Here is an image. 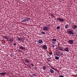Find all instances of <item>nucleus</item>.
<instances>
[{"instance_id": "f257e3e1", "label": "nucleus", "mask_w": 77, "mask_h": 77, "mask_svg": "<svg viewBox=\"0 0 77 77\" xmlns=\"http://www.w3.org/2000/svg\"><path fill=\"white\" fill-rule=\"evenodd\" d=\"M30 18L26 17L25 19L22 20V22L24 23L26 21H30Z\"/></svg>"}, {"instance_id": "f03ea898", "label": "nucleus", "mask_w": 77, "mask_h": 77, "mask_svg": "<svg viewBox=\"0 0 77 77\" xmlns=\"http://www.w3.org/2000/svg\"><path fill=\"white\" fill-rule=\"evenodd\" d=\"M68 33L69 34H72V35H74V32L72 31V29H70L68 31Z\"/></svg>"}, {"instance_id": "7ed1b4c3", "label": "nucleus", "mask_w": 77, "mask_h": 77, "mask_svg": "<svg viewBox=\"0 0 77 77\" xmlns=\"http://www.w3.org/2000/svg\"><path fill=\"white\" fill-rule=\"evenodd\" d=\"M43 29L44 30H45V31H48V30H49V29H48V27L47 26H45L43 28Z\"/></svg>"}, {"instance_id": "20e7f679", "label": "nucleus", "mask_w": 77, "mask_h": 77, "mask_svg": "<svg viewBox=\"0 0 77 77\" xmlns=\"http://www.w3.org/2000/svg\"><path fill=\"white\" fill-rule=\"evenodd\" d=\"M38 42L39 44H43V43L42 40L41 39L38 40Z\"/></svg>"}, {"instance_id": "39448f33", "label": "nucleus", "mask_w": 77, "mask_h": 77, "mask_svg": "<svg viewBox=\"0 0 77 77\" xmlns=\"http://www.w3.org/2000/svg\"><path fill=\"white\" fill-rule=\"evenodd\" d=\"M74 42V40H69L68 41V42L70 44H72Z\"/></svg>"}, {"instance_id": "423d86ee", "label": "nucleus", "mask_w": 77, "mask_h": 77, "mask_svg": "<svg viewBox=\"0 0 77 77\" xmlns=\"http://www.w3.org/2000/svg\"><path fill=\"white\" fill-rule=\"evenodd\" d=\"M42 48L44 50H47V45H44L42 46Z\"/></svg>"}, {"instance_id": "0eeeda50", "label": "nucleus", "mask_w": 77, "mask_h": 77, "mask_svg": "<svg viewBox=\"0 0 77 77\" xmlns=\"http://www.w3.org/2000/svg\"><path fill=\"white\" fill-rule=\"evenodd\" d=\"M24 61L26 63H30V61L28 59H25Z\"/></svg>"}, {"instance_id": "6e6552de", "label": "nucleus", "mask_w": 77, "mask_h": 77, "mask_svg": "<svg viewBox=\"0 0 77 77\" xmlns=\"http://www.w3.org/2000/svg\"><path fill=\"white\" fill-rule=\"evenodd\" d=\"M19 49H21L22 50H24L25 49V48L22 46H19Z\"/></svg>"}, {"instance_id": "1a4fd4ad", "label": "nucleus", "mask_w": 77, "mask_h": 77, "mask_svg": "<svg viewBox=\"0 0 77 77\" xmlns=\"http://www.w3.org/2000/svg\"><path fill=\"white\" fill-rule=\"evenodd\" d=\"M64 50L65 51L68 52L69 51V48L66 47L65 48H64Z\"/></svg>"}, {"instance_id": "9d476101", "label": "nucleus", "mask_w": 77, "mask_h": 77, "mask_svg": "<svg viewBox=\"0 0 77 77\" xmlns=\"http://www.w3.org/2000/svg\"><path fill=\"white\" fill-rule=\"evenodd\" d=\"M57 20L58 21H64V20L62 19H60V18H57Z\"/></svg>"}, {"instance_id": "9b49d317", "label": "nucleus", "mask_w": 77, "mask_h": 77, "mask_svg": "<svg viewBox=\"0 0 77 77\" xmlns=\"http://www.w3.org/2000/svg\"><path fill=\"white\" fill-rule=\"evenodd\" d=\"M72 29H76V28H77V26L76 25H72Z\"/></svg>"}, {"instance_id": "f8f14e48", "label": "nucleus", "mask_w": 77, "mask_h": 77, "mask_svg": "<svg viewBox=\"0 0 77 77\" xmlns=\"http://www.w3.org/2000/svg\"><path fill=\"white\" fill-rule=\"evenodd\" d=\"M0 75H3V76H5L6 73H0Z\"/></svg>"}, {"instance_id": "ddd939ff", "label": "nucleus", "mask_w": 77, "mask_h": 77, "mask_svg": "<svg viewBox=\"0 0 77 77\" xmlns=\"http://www.w3.org/2000/svg\"><path fill=\"white\" fill-rule=\"evenodd\" d=\"M49 71L51 73H54V70L52 69H50Z\"/></svg>"}, {"instance_id": "4468645a", "label": "nucleus", "mask_w": 77, "mask_h": 77, "mask_svg": "<svg viewBox=\"0 0 77 77\" xmlns=\"http://www.w3.org/2000/svg\"><path fill=\"white\" fill-rule=\"evenodd\" d=\"M17 39H18V40L20 41H22V38L21 37H18Z\"/></svg>"}, {"instance_id": "2eb2a0df", "label": "nucleus", "mask_w": 77, "mask_h": 77, "mask_svg": "<svg viewBox=\"0 0 77 77\" xmlns=\"http://www.w3.org/2000/svg\"><path fill=\"white\" fill-rule=\"evenodd\" d=\"M68 28V24H66L65 26V28L67 29Z\"/></svg>"}, {"instance_id": "dca6fc26", "label": "nucleus", "mask_w": 77, "mask_h": 77, "mask_svg": "<svg viewBox=\"0 0 77 77\" xmlns=\"http://www.w3.org/2000/svg\"><path fill=\"white\" fill-rule=\"evenodd\" d=\"M52 41H54V42H56V41H57V40L55 38H53V39H51Z\"/></svg>"}, {"instance_id": "f3484780", "label": "nucleus", "mask_w": 77, "mask_h": 77, "mask_svg": "<svg viewBox=\"0 0 77 77\" xmlns=\"http://www.w3.org/2000/svg\"><path fill=\"white\" fill-rule=\"evenodd\" d=\"M9 41L11 42V43H12V42H13V39H12V38H10Z\"/></svg>"}, {"instance_id": "a211bd4d", "label": "nucleus", "mask_w": 77, "mask_h": 77, "mask_svg": "<svg viewBox=\"0 0 77 77\" xmlns=\"http://www.w3.org/2000/svg\"><path fill=\"white\" fill-rule=\"evenodd\" d=\"M55 58L56 60H59V57L57 56L55 57Z\"/></svg>"}, {"instance_id": "6ab92c4d", "label": "nucleus", "mask_w": 77, "mask_h": 77, "mask_svg": "<svg viewBox=\"0 0 77 77\" xmlns=\"http://www.w3.org/2000/svg\"><path fill=\"white\" fill-rule=\"evenodd\" d=\"M3 38H5V39H8V37H7V36H3Z\"/></svg>"}, {"instance_id": "aec40b11", "label": "nucleus", "mask_w": 77, "mask_h": 77, "mask_svg": "<svg viewBox=\"0 0 77 77\" xmlns=\"http://www.w3.org/2000/svg\"><path fill=\"white\" fill-rule=\"evenodd\" d=\"M41 34H43V35H45V32L44 31H42L41 32Z\"/></svg>"}, {"instance_id": "412c9836", "label": "nucleus", "mask_w": 77, "mask_h": 77, "mask_svg": "<svg viewBox=\"0 0 77 77\" xmlns=\"http://www.w3.org/2000/svg\"><path fill=\"white\" fill-rule=\"evenodd\" d=\"M56 55L57 56H60V55L57 53H56Z\"/></svg>"}, {"instance_id": "4be33fe9", "label": "nucleus", "mask_w": 77, "mask_h": 77, "mask_svg": "<svg viewBox=\"0 0 77 77\" xmlns=\"http://www.w3.org/2000/svg\"><path fill=\"white\" fill-rule=\"evenodd\" d=\"M43 70H45L46 69V67L45 66H43Z\"/></svg>"}, {"instance_id": "5701e85b", "label": "nucleus", "mask_w": 77, "mask_h": 77, "mask_svg": "<svg viewBox=\"0 0 77 77\" xmlns=\"http://www.w3.org/2000/svg\"><path fill=\"white\" fill-rule=\"evenodd\" d=\"M32 75H34V76H35V77H36V76H37V75L35 73Z\"/></svg>"}, {"instance_id": "b1692460", "label": "nucleus", "mask_w": 77, "mask_h": 77, "mask_svg": "<svg viewBox=\"0 0 77 77\" xmlns=\"http://www.w3.org/2000/svg\"><path fill=\"white\" fill-rule=\"evenodd\" d=\"M58 50H60L61 51H64V50H63V49H62L61 48H59V49H58Z\"/></svg>"}, {"instance_id": "393cba45", "label": "nucleus", "mask_w": 77, "mask_h": 77, "mask_svg": "<svg viewBox=\"0 0 77 77\" xmlns=\"http://www.w3.org/2000/svg\"><path fill=\"white\" fill-rule=\"evenodd\" d=\"M57 29H60V26H57Z\"/></svg>"}, {"instance_id": "a878e982", "label": "nucleus", "mask_w": 77, "mask_h": 77, "mask_svg": "<svg viewBox=\"0 0 77 77\" xmlns=\"http://www.w3.org/2000/svg\"><path fill=\"white\" fill-rule=\"evenodd\" d=\"M58 46L59 48H62L60 47V46L59 45V44H58Z\"/></svg>"}, {"instance_id": "bb28decb", "label": "nucleus", "mask_w": 77, "mask_h": 77, "mask_svg": "<svg viewBox=\"0 0 77 77\" xmlns=\"http://www.w3.org/2000/svg\"><path fill=\"white\" fill-rule=\"evenodd\" d=\"M51 47H53V48H54V47H55L54 45L53 44V45H52L51 46Z\"/></svg>"}, {"instance_id": "cd10ccee", "label": "nucleus", "mask_w": 77, "mask_h": 77, "mask_svg": "<svg viewBox=\"0 0 77 77\" xmlns=\"http://www.w3.org/2000/svg\"><path fill=\"white\" fill-rule=\"evenodd\" d=\"M59 77H63L64 76L63 75H59Z\"/></svg>"}, {"instance_id": "c85d7f7f", "label": "nucleus", "mask_w": 77, "mask_h": 77, "mask_svg": "<svg viewBox=\"0 0 77 77\" xmlns=\"http://www.w3.org/2000/svg\"><path fill=\"white\" fill-rule=\"evenodd\" d=\"M49 54L50 55H51L52 54H53V53L52 52H51V53H49Z\"/></svg>"}, {"instance_id": "c756f323", "label": "nucleus", "mask_w": 77, "mask_h": 77, "mask_svg": "<svg viewBox=\"0 0 77 77\" xmlns=\"http://www.w3.org/2000/svg\"><path fill=\"white\" fill-rule=\"evenodd\" d=\"M31 65L32 66H34V65H33V64L31 63Z\"/></svg>"}, {"instance_id": "7c9ffc66", "label": "nucleus", "mask_w": 77, "mask_h": 77, "mask_svg": "<svg viewBox=\"0 0 77 77\" xmlns=\"http://www.w3.org/2000/svg\"><path fill=\"white\" fill-rule=\"evenodd\" d=\"M17 45V44L16 43H15L14 44V45Z\"/></svg>"}, {"instance_id": "2f4dec72", "label": "nucleus", "mask_w": 77, "mask_h": 77, "mask_svg": "<svg viewBox=\"0 0 77 77\" xmlns=\"http://www.w3.org/2000/svg\"><path fill=\"white\" fill-rule=\"evenodd\" d=\"M53 42V44H56V42Z\"/></svg>"}, {"instance_id": "473e14b6", "label": "nucleus", "mask_w": 77, "mask_h": 77, "mask_svg": "<svg viewBox=\"0 0 77 77\" xmlns=\"http://www.w3.org/2000/svg\"><path fill=\"white\" fill-rule=\"evenodd\" d=\"M34 69H35L36 70H37V68L36 67L34 68Z\"/></svg>"}, {"instance_id": "72a5a7b5", "label": "nucleus", "mask_w": 77, "mask_h": 77, "mask_svg": "<svg viewBox=\"0 0 77 77\" xmlns=\"http://www.w3.org/2000/svg\"><path fill=\"white\" fill-rule=\"evenodd\" d=\"M52 69H54V68H53V67H52L51 68Z\"/></svg>"}, {"instance_id": "f704fd0d", "label": "nucleus", "mask_w": 77, "mask_h": 77, "mask_svg": "<svg viewBox=\"0 0 77 77\" xmlns=\"http://www.w3.org/2000/svg\"><path fill=\"white\" fill-rule=\"evenodd\" d=\"M47 60H48L49 61V62H50V60H48V59H47Z\"/></svg>"}, {"instance_id": "c9c22d12", "label": "nucleus", "mask_w": 77, "mask_h": 77, "mask_svg": "<svg viewBox=\"0 0 77 77\" xmlns=\"http://www.w3.org/2000/svg\"><path fill=\"white\" fill-rule=\"evenodd\" d=\"M29 67L30 68H31V67H30V65H29Z\"/></svg>"}, {"instance_id": "e433bc0d", "label": "nucleus", "mask_w": 77, "mask_h": 77, "mask_svg": "<svg viewBox=\"0 0 77 77\" xmlns=\"http://www.w3.org/2000/svg\"><path fill=\"white\" fill-rule=\"evenodd\" d=\"M48 59H51V58H48Z\"/></svg>"}, {"instance_id": "4c0bfd02", "label": "nucleus", "mask_w": 77, "mask_h": 77, "mask_svg": "<svg viewBox=\"0 0 77 77\" xmlns=\"http://www.w3.org/2000/svg\"><path fill=\"white\" fill-rule=\"evenodd\" d=\"M30 77H33V76H30Z\"/></svg>"}, {"instance_id": "58836bf2", "label": "nucleus", "mask_w": 77, "mask_h": 77, "mask_svg": "<svg viewBox=\"0 0 77 77\" xmlns=\"http://www.w3.org/2000/svg\"><path fill=\"white\" fill-rule=\"evenodd\" d=\"M61 55H63V54L61 53Z\"/></svg>"}, {"instance_id": "ea45409f", "label": "nucleus", "mask_w": 77, "mask_h": 77, "mask_svg": "<svg viewBox=\"0 0 77 77\" xmlns=\"http://www.w3.org/2000/svg\"><path fill=\"white\" fill-rule=\"evenodd\" d=\"M24 64H25V65H27V64H26V63H25Z\"/></svg>"}, {"instance_id": "a19ab883", "label": "nucleus", "mask_w": 77, "mask_h": 77, "mask_svg": "<svg viewBox=\"0 0 77 77\" xmlns=\"http://www.w3.org/2000/svg\"><path fill=\"white\" fill-rule=\"evenodd\" d=\"M75 36L76 37L77 36V35H76Z\"/></svg>"}, {"instance_id": "79ce46f5", "label": "nucleus", "mask_w": 77, "mask_h": 77, "mask_svg": "<svg viewBox=\"0 0 77 77\" xmlns=\"http://www.w3.org/2000/svg\"><path fill=\"white\" fill-rule=\"evenodd\" d=\"M74 36H75V35L74 34Z\"/></svg>"}, {"instance_id": "37998d69", "label": "nucleus", "mask_w": 77, "mask_h": 77, "mask_svg": "<svg viewBox=\"0 0 77 77\" xmlns=\"http://www.w3.org/2000/svg\"><path fill=\"white\" fill-rule=\"evenodd\" d=\"M75 33V34H76V33Z\"/></svg>"}, {"instance_id": "c03bdc74", "label": "nucleus", "mask_w": 77, "mask_h": 77, "mask_svg": "<svg viewBox=\"0 0 77 77\" xmlns=\"http://www.w3.org/2000/svg\"><path fill=\"white\" fill-rule=\"evenodd\" d=\"M76 75H77V74Z\"/></svg>"}, {"instance_id": "a18cd8bd", "label": "nucleus", "mask_w": 77, "mask_h": 77, "mask_svg": "<svg viewBox=\"0 0 77 77\" xmlns=\"http://www.w3.org/2000/svg\"><path fill=\"white\" fill-rule=\"evenodd\" d=\"M60 56H61V55L60 54Z\"/></svg>"}, {"instance_id": "49530a36", "label": "nucleus", "mask_w": 77, "mask_h": 77, "mask_svg": "<svg viewBox=\"0 0 77 77\" xmlns=\"http://www.w3.org/2000/svg\"><path fill=\"white\" fill-rule=\"evenodd\" d=\"M19 51H20V50H19Z\"/></svg>"}]
</instances>
